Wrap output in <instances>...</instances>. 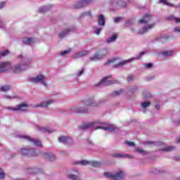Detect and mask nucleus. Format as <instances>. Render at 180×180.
Listing matches in <instances>:
<instances>
[{
    "label": "nucleus",
    "instance_id": "1",
    "mask_svg": "<svg viewBox=\"0 0 180 180\" xmlns=\"http://www.w3.org/2000/svg\"><path fill=\"white\" fill-rule=\"evenodd\" d=\"M79 129H82V130H85L86 129H94V130L102 129L103 130H105V131L110 132L116 131V130H117V127H116L115 125L105 124V122L102 121L83 123L79 126Z\"/></svg>",
    "mask_w": 180,
    "mask_h": 180
},
{
    "label": "nucleus",
    "instance_id": "2",
    "mask_svg": "<svg viewBox=\"0 0 180 180\" xmlns=\"http://www.w3.org/2000/svg\"><path fill=\"white\" fill-rule=\"evenodd\" d=\"M153 19V15L150 14H146L141 20H139V23L141 24V27L139 30V34H144V33H147L148 30H151V29H154L155 24L154 22L150 23V21Z\"/></svg>",
    "mask_w": 180,
    "mask_h": 180
},
{
    "label": "nucleus",
    "instance_id": "3",
    "mask_svg": "<svg viewBox=\"0 0 180 180\" xmlns=\"http://www.w3.org/2000/svg\"><path fill=\"white\" fill-rule=\"evenodd\" d=\"M147 51H143L141 52L140 54L137 55L136 57L130 58L127 60H124L122 61H119L117 58H112L109 59L105 63L106 65H108V64H115V67H122V65H124L125 64H129V63H133V61H136V60H140L142 56H144Z\"/></svg>",
    "mask_w": 180,
    "mask_h": 180
},
{
    "label": "nucleus",
    "instance_id": "4",
    "mask_svg": "<svg viewBox=\"0 0 180 180\" xmlns=\"http://www.w3.org/2000/svg\"><path fill=\"white\" fill-rule=\"evenodd\" d=\"M31 65L32 58H24V61L22 63L11 66L10 70L13 72H14V74H19L22 72V71L27 70V68H29V67H31Z\"/></svg>",
    "mask_w": 180,
    "mask_h": 180
},
{
    "label": "nucleus",
    "instance_id": "5",
    "mask_svg": "<svg viewBox=\"0 0 180 180\" xmlns=\"http://www.w3.org/2000/svg\"><path fill=\"white\" fill-rule=\"evenodd\" d=\"M104 176L112 180H120L124 178V172L122 169H118L115 173L105 172L104 173Z\"/></svg>",
    "mask_w": 180,
    "mask_h": 180
},
{
    "label": "nucleus",
    "instance_id": "6",
    "mask_svg": "<svg viewBox=\"0 0 180 180\" xmlns=\"http://www.w3.org/2000/svg\"><path fill=\"white\" fill-rule=\"evenodd\" d=\"M31 82L34 84H41V85H43V86H45V88H47L48 84H47V77L44 76V75H38L32 78H31Z\"/></svg>",
    "mask_w": 180,
    "mask_h": 180
},
{
    "label": "nucleus",
    "instance_id": "7",
    "mask_svg": "<svg viewBox=\"0 0 180 180\" xmlns=\"http://www.w3.org/2000/svg\"><path fill=\"white\" fill-rule=\"evenodd\" d=\"M22 155H28L30 157H37L40 154V151L34 149H29L27 148H22L20 150Z\"/></svg>",
    "mask_w": 180,
    "mask_h": 180
},
{
    "label": "nucleus",
    "instance_id": "8",
    "mask_svg": "<svg viewBox=\"0 0 180 180\" xmlns=\"http://www.w3.org/2000/svg\"><path fill=\"white\" fill-rule=\"evenodd\" d=\"M20 139H22L25 140V141H29V143H31V144H33L35 147H43L41 141L39 139H33L26 135H20Z\"/></svg>",
    "mask_w": 180,
    "mask_h": 180
},
{
    "label": "nucleus",
    "instance_id": "9",
    "mask_svg": "<svg viewBox=\"0 0 180 180\" xmlns=\"http://www.w3.org/2000/svg\"><path fill=\"white\" fill-rule=\"evenodd\" d=\"M27 108H29V104L22 103L13 108L7 107V109L13 112H27Z\"/></svg>",
    "mask_w": 180,
    "mask_h": 180
},
{
    "label": "nucleus",
    "instance_id": "10",
    "mask_svg": "<svg viewBox=\"0 0 180 180\" xmlns=\"http://www.w3.org/2000/svg\"><path fill=\"white\" fill-rule=\"evenodd\" d=\"M70 112L72 113H88V112H89V109H88V106L84 104V106L78 105L76 107H72L70 108Z\"/></svg>",
    "mask_w": 180,
    "mask_h": 180
},
{
    "label": "nucleus",
    "instance_id": "11",
    "mask_svg": "<svg viewBox=\"0 0 180 180\" xmlns=\"http://www.w3.org/2000/svg\"><path fill=\"white\" fill-rule=\"evenodd\" d=\"M67 177L71 180H82V177L81 176V173H79V170L77 169H73L71 173L67 175Z\"/></svg>",
    "mask_w": 180,
    "mask_h": 180
},
{
    "label": "nucleus",
    "instance_id": "12",
    "mask_svg": "<svg viewBox=\"0 0 180 180\" xmlns=\"http://www.w3.org/2000/svg\"><path fill=\"white\" fill-rule=\"evenodd\" d=\"M77 164H79L80 165H91V167H94V168H98V167H101V162L91 160V161H87V160H81L77 162Z\"/></svg>",
    "mask_w": 180,
    "mask_h": 180
},
{
    "label": "nucleus",
    "instance_id": "13",
    "mask_svg": "<svg viewBox=\"0 0 180 180\" xmlns=\"http://www.w3.org/2000/svg\"><path fill=\"white\" fill-rule=\"evenodd\" d=\"M94 0H79L75 5L76 9H81V8H85L87 5H89Z\"/></svg>",
    "mask_w": 180,
    "mask_h": 180
},
{
    "label": "nucleus",
    "instance_id": "14",
    "mask_svg": "<svg viewBox=\"0 0 180 180\" xmlns=\"http://www.w3.org/2000/svg\"><path fill=\"white\" fill-rule=\"evenodd\" d=\"M112 84H116V81L110 79V76H108L103 78L98 83V85L108 86V85H112Z\"/></svg>",
    "mask_w": 180,
    "mask_h": 180
},
{
    "label": "nucleus",
    "instance_id": "15",
    "mask_svg": "<svg viewBox=\"0 0 180 180\" xmlns=\"http://www.w3.org/2000/svg\"><path fill=\"white\" fill-rule=\"evenodd\" d=\"M83 105L85 106H98V103H96V101H95L94 97H89L88 98L84 99L82 101Z\"/></svg>",
    "mask_w": 180,
    "mask_h": 180
},
{
    "label": "nucleus",
    "instance_id": "16",
    "mask_svg": "<svg viewBox=\"0 0 180 180\" xmlns=\"http://www.w3.org/2000/svg\"><path fill=\"white\" fill-rule=\"evenodd\" d=\"M53 103H56V100L50 98L43 101L40 104L36 105L35 108H47L48 106H50V105H53Z\"/></svg>",
    "mask_w": 180,
    "mask_h": 180
},
{
    "label": "nucleus",
    "instance_id": "17",
    "mask_svg": "<svg viewBox=\"0 0 180 180\" xmlns=\"http://www.w3.org/2000/svg\"><path fill=\"white\" fill-rule=\"evenodd\" d=\"M76 29L77 28L75 27V26H72L70 28H66L65 30L59 33V37H60V39H63L65 37V36H68V34H70L71 32H75Z\"/></svg>",
    "mask_w": 180,
    "mask_h": 180
},
{
    "label": "nucleus",
    "instance_id": "18",
    "mask_svg": "<svg viewBox=\"0 0 180 180\" xmlns=\"http://www.w3.org/2000/svg\"><path fill=\"white\" fill-rule=\"evenodd\" d=\"M11 65L9 62H1L0 63V72H6L11 70Z\"/></svg>",
    "mask_w": 180,
    "mask_h": 180
},
{
    "label": "nucleus",
    "instance_id": "19",
    "mask_svg": "<svg viewBox=\"0 0 180 180\" xmlns=\"http://www.w3.org/2000/svg\"><path fill=\"white\" fill-rule=\"evenodd\" d=\"M106 56V53H103V52H97L94 56L90 58V61H99V60H102Z\"/></svg>",
    "mask_w": 180,
    "mask_h": 180
},
{
    "label": "nucleus",
    "instance_id": "20",
    "mask_svg": "<svg viewBox=\"0 0 180 180\" xmlns=\"http://www.w3.org/2000/svg\"><path fill=\"white\" fill-rule=\"evenodd\" d=\"M36 129L39 130V131H41V133H54V131H56L53 128L41 127L40 125H37Z\"/></svg>",
    "mask_w": 180,
    "mask_h": 180
},
{
    "label": "nucleus",
    "instance_id": "21",
    "mask_svg": "<svg viewBox=\"0 0 180 180\" xmlns=\"http://www.w3.org/2000/svg\"><path fill=\"white\" fill-rule=\"evenodd\" d=\"M42 158H44V160H46L47 161H56V155H54L52 153H47L45 152L44 153H42L41 155Z\"/></svg>",
    "mask_w": 180,
    "mask_h": 180
},
{
    "label": "nucleus",
    "instance_id": "22",
    "mask_svg": "<svg viewBox=\"0 0 180 180\" xmlns=\"http://www.w3.org/2000/svg\"><path fill=\"white\" fill-rule=\"evenodd\" d=\"M58 140L59 143H62L63 144H71L72 143V139L65 136H60Z\"/></svg>",
    "mask_w": 180,
    "mask_h": 180
},
{
    "label": "nucleus",
    "instance_id": "23",
    "mask_svg": "<svg viewBox=\"0 0 180 180\" xmlns=\"http://www.w3.org/2000/svg\"><path fill=\"white\" fill-rule=\"evenodd\" d=\"M160 146L161 147L159 149L162 151H174V150H175V147L167 146L165 143H161Z\"/></svg>",
    "mask_w": 180,
    "mask_h": 180
},
{
    "label": "nucleus",
    "instance_id": "24",
    "mask_svg": "<svg viewBox=\"0 0 180 180\" xmlns=\"http://www.w3.org/2000/svg\"><path fill=\"white\" fill-rule=\"evenodd\" d=\"M150 105H151V103L150 101H143L141 103V107L142 108L141 112L143 113H146L147 112V108H149Z\"/></svg>",
    "mask_w": 180,
    "mask_h": 180
},
{
    "label": "nucleus",
    "instance_id": "25",
    "mask_svg": "<svg viewBox=\"0 0 180 180\" xmlns=\"http://www.w3.org/2000/svg\"><path fill=\"white\" fill-rule=\"evenodd\" d=\"M53 8V6L51 5H48L45 6L40 7L38 9V12L39 13H45V12H49V11H51V9Z\"/></svg>",
    "mask_w": 180,
    "mask_h": 180
},
{
    "label": "nucleus",
    "instance_id": "26",
    "mask_svg": "<svg viewBox=\"0 0 180 180\" xmlns=\"http://www.w3.org/2000/svg\"><path fill=\"white\" fill-rule=\"evenodd\" d=\"M117 39V34H114L105 40V43H107V44H110L111 43H115V41H116Z\"/></svg>",
    "mask_w": 180,
    "mask_h": 180
},
{
    "label": "nucleus",
    "instance_id": "27",
    "mask_svg": "<svg viewBox=\"0 0 180 180\" xmlns=\"http://www.w3.org/2000/svg\"><path fill=\"white\" fill-rule=\"evenodd\" d=\"M89 52L88 51H81L77 53L73 56V58H80V57H84V56H86Z\"/></svg>",
    "mask_w": 180,
    "mask_h": 180
},
{
    "label": "nucleus",
    "instance_id": "28",
    "mask_svg": "<svg viewBox=\"0 0 180 180\" xmlns=\"http://www.w3.org/2000/svg\"><path fill=\"white\" fill-rule=\"evenodd\" d=\"M22 43L24 44H33V43H36V40L34 38H25L22 39Z\"/></svg>",
    "mask_w": 180,
    "mask_h": 180
},
{
    "label": "nucleus",
    "instance_id": "29",
    "mask_svg": "<svg viewBox=\"0 0 180 180\" xmlns=\"http://www.w3.org/2000/svg\"><path fill=\"white\" fill-rule=\"evenodd\" d=\"M98 26H101L103 27L105 26V16L103 15H101L98 18Z\"/></svg>",
    "mask_w": 180,
    "mask_h": 180
},
{
    "label": "nucleus",
    "instance_id": "30",
    "mask_svg": "<svg viewBox=\"0 0 180 180\" xmlns=\"http://www.w3.org/2000/svg\"><path fill=\"white\" fill-rule=\"evenodd\" d=\"M174 54H175V51L174 50L166 51L162 53V56H163L164 57H171Z\"/></svg>",
    "mask_w": 180,
    "mask_h": 180
},
{
    "label": "nucleus",
    "instance_id": "31",
    "mask_svg": "<svg viewBox=\"0 0 180 180\" xmlns=\"http://www.w3.org/2000/svg\"><path fill=\"white\" fill-rule=\"evenodd\" d=\"M111 157H114L115 158H127L129 155L123 153H112Z\"/></svg>",
    "mask_w": 180,
    "mask_h": 180
},
{
    "label": "nucleus",
    "instance_id": "32",
    "mask_svg": "<svg viewBox=\"0 0 180 180\" xmlns=\"http://www.w3.org/2000/svg\"><path fill=\"white\" fill-rule=\"evenodd\" d=\"M129 92H131V94H136L137 91H139V86H130L128 89Z\"/></svg>",
    "mask_w": 180,
    "mask_h": 180
},
{
    "label": "nucleus",
    "instance_id": "33",
    "mask_svg": "<svg viewBox=\"0 0 180 180\" xmlns=\"http://www.w3.org/2000/svg\"><path fill=\"white\" fill-rule=\"evenodd\" d=\"M0 91L1 92H8V91H11L10 85H3L0 87Z\"/></svg>",
    "mask_w": 180,
    "mask_h": 180
},
{
    "label": "nucleus",
    "instance_id": "34",
    "mask_svg": "<svg viewBox=\"0 0 180 180\" xmlns=\"http://www.w3.org/2000/svg\"><path fill=\"white\" fill-rule=\"evenodd\" d=\"M142 96H143V99H147L148 98H150L151 95L150 94V92H148V91L143 90L142 91Z\"/></svg>",
    "mask_w": 180,
    "mask_h": 180
},
{
    "label": "nucleus",
    "instance_id": "35",
    "mask_svg": "<svg viewBox=\"0 0 180 180\" xmlns=\"http://www.w3.org/2000/svg\"><path fill=\"white\" fill-rule=\"evenodd\" d=\"M135 151H136V153H139V154H141V155H146L148 154V153H147L146 150H143V149H141V148H136L135 149Z\"/></svg>",
    "mask_w": 180,
    "mask_h": 180
},
{
    "label": "nucleus",
    "instance_id": "36",
    "mask_svg": "<svg viewBox=\"0 0 180 180\" xmlns=\"http://www.w3.org/2000/svg\"><path fill=\"white\" fill-rule=\"evenodd\" d=\"M159 4H162L163 5H167V6H174V5H172V4L169 3L168 1H167V0H159Z\"/></svg>",
    "mask_w": 180,
    "mask_h": 180
},
{
    "label": "nucleus",
    "instance_id": "37",
    "mask_svg": "<svg viewBox=\"0 0 180 180\" xmlns=\"http://www.w3.org/2000/svg\"><path fill=\"white\" fill-rule=\"evenodd\" d=\"M168 20H175L176 23H180V19L174 17V15H169L167 18Z\"/></svg>",
    "mask_w": 180,
    "mask_h": 180
},
{
    "label": "nucleus",
    "instance_id": "38",
    "mask_svg": "<svg viewBox=\"0 0 180 180\" xmlns=\"http://www.w3.org/2000/svg\"><path fill=\"white\" fill-rule=\"evenodd\" d=\"M71 53V49L63 51L60 53L59 56H61L62 57H64V56H67Z\"/></svg>",
    "mask_w": 180,
    "mask_h": 180
},
{
    "label": "nucleus",
    "instance_id": "39",
    "mask_svg": "<svg viewBox=\"0 0 180 180\" xmlns=\"http://www.w3.org/2000/svg\"><path fill=\"white\" fill-rule=\"evenodd\" d=\"M101 32H102V27H96L94 28V33L97 34V36H99Z\"/></svg>",
    "mask_w": 180,
    "mask_h": 180
},
{
    "label": "nucleus",
    "instance_id": "40",
    "mask_svg": "<svg viewBox=\"0 0 180 180\" xmlns=\"http://www.w3.org/2000/svg\"><path fill=\"white\" fill-rule=\"evenodd\" d=\"M0 179H5V172H4V169L2 168H0Z\"/></svg>",
    "mask_w": 180,
    "mask_h": 180
},
{
    "label": "nucleus",
    "instance_id": "41",
    "mask_svg": "<svg viewBox=\"0 0 180 180\" xmlns=\"http://www.w3.org/2000/svg\"><path fill=\"white\" fill-rule=\"evenodd\" d=\"M84 16H91V11H88L82 13L81 17L84 18Z\"/></svg>",
    "mask_w": 180,
    "mask_h": 180
},
{
    "label": "nucleus",
    "instance_id": "42",
    "mask_svg": "<svg viewBox=\"0 0 180 180\" xmlns=\"http://www.w3.org/2000/svg\"><path fill=\"white\" fill-rule=\"evenodd\" d=\"M130 25H133V20H127L125 24H124V27H129V26H130Z\"/></svg>",
    "mask_w": 180,
    "mask_h": 180
},
{
    "label": "nucleus",
    "instance_id": "43",
    "mask_svg": "<svg viewBox=\"0 0 180 180\" xmlns=\"http://www.w3.org/2000/svg\"><path fill=\"white\" fill-rule=\"evenodd\" d=\"M9 51L8 50H5L3 51L1 53L0 56H1V57H5L6 56H8V54H9Z\"/></svg>",
    "mask_w": 180,
    "mask_h": 180
},
{
    "label": "nucleus",
    "instance_id": "44",
    "mask_svg": "<svg viewBox=\"0 0 180 180\" xmlns=\"http://www.w3.org/2000/svg\"><path fill=\"white\" fill-rule=\"evenodd\" d=\"M84 69H81L80 70H79L78 72L76 74L77 77H81V75L84 74Z\"/></svg>",
    "mask_w": 180,
    "mask_h": 180
},
{
    "label": "nucleus",
    "instance_id": "45",
    "mask_svg": "<svg viewBox=\"0 0 180 180\" xmlns=\"http://www.w3.org/2000/svg\"><path fill=\"white\" fill-rule=\"evenodd\" d=\"M125 144H127L129 147H134L135 146L134 142L125 141Z\"/></svg>",
    "mask_w": 180,
    "mask_h": 180
},
{
    "label": "nucleus",
    "instance_id": "46",
    "mask_svg": "<svg viewBox=\"0 0 180 180\" xmlns=\"http://www.w3.org/2000/svg\"><path fill=\"white\" fill-rule=\"evenodd\" d=\"M123 18L122 17H118V18H114V22L115 23H119V22H120V20H122Z\"/></svg>",
    "mask_w": 180,
    "mask_h": 180
},
{
    "label": "nucleus",
    "instance_id": "47",
    "mask_svg": "<svg viewBox=\"0 0 180 180\" xmlns=\"http://www.w3.org/2000/svg\"><path fill=\"white\" fill-rule=\"evenodd\" d=\"M118 5H120L121 6H126V3L122 0H120L117 2Z\"/></svg>",
    "mask_w": 180,
    "mask_h": 180
},
{
    "label": "nucleus",
    "instance_id": "48",
    "mask_svg": "<svg viewBox=\"0 0 180 180\" xmlns=\"http://www.w3.org/2000/svg\"><path fill=\"white\" fill-rule=\"evenodd\" d=\"M151 172L153 174H159L160 170H158V169H157V168H153V169H152Z\"/></svg>",
    "mask_w": 180,
    "mask_h": 180
},
{
    "label": "nucleus",
    "instance_id": "49",
    "mask_svg": "<svg viewBox=\"0 0 180 180\" xmlns=\"http://www.w3.org/2000/svg\"><path fill=\"white\" fill-rule=\"evenodd\" d=\"M4 98H5V99H15V98H16V96H11L6 95V96H4Z\"/></svg>",
    "mask_w": 180,
    "mask_h": 180
},
{
    "label": "nucleus",
    "instance_id": "50",
    "mask_svg": "<svg viewBox=\"0 0 180 180\" xmlns=\"http://www.w3.org/2000/svg\"><path fill=\"white\" fill-rule=\"evenodd\" d=\"M145 68H151L153 67V63H146L144 65Z\"/></svg>",
    "mask_w": 180,
    "mask_h": 180
},
{
    "label": "nucleus",
    "instance_id": "51",
    "mask_svg": "<svg viewBox=\"0 0 180 180\" xmlns=\"http://www.w3.org/2000/svg\"><path fill=\"white\" fill-rule=\"evenodd\" d=\"M121 92H122V90L116 91H115V92L113 93V96H118V95H120Z\"/></svg>",
    "mask_w": 180,
    "mask_h": 180
},
{
    "label": "nucleus",
    "instance_id": "52",
    "mask_svg": "<svg viewBox=\"0 0 180 180\" xmlns=\"http://www.w3.org/2000/svg\"><path fill=\"white\" fill-rule=\"evenodd\" d=\"M133 79H134V76H129L127 78L128 82H131V81H133Z\"/></svg>",
    "mask_w": 180,
    "mask_h": 180
},
{
    "label": "nucleus",
    "instance_id": "53",
    "mask_svg": "<svg viewBox=\"0 0 180 180\" xmlns=\"http://www.w3.org/2000/svg\"><path fill=\"white\" fill-rule=\"evenodd\" d=\"M4 6H5V2L4 1L0 2V9H2Z\"/></svg>",
    "mask_w": 180,
    "mask_h": 180
},
{
    "label": "nucleus",
    "instance_id": "54",
    "mask_svg": "<svg viewBox=\"0 0 180 180\" xmlns=\"http://www.w3.org/2000/svg\"><path fill=\"white\" fill-rule=\"evenodd\" d=\"M174 32H180V28L179 27H176L174 29Z\"/></svg>",
    "mask_w": 180,
    "mask_h": 180
},
{
    "label": "nucleus",
    "instance_id": "55",
    "mask_svg": "<svg viewBox=\"0 0 180 180\" xmlns=\"http://www.w3.org/2000/svg\"><path fill=\"white\" fill-rule=\"evenodd\" d=\"M155 108L156 109H158V110H160V105H158V104L155 105Z\"/></svg>",
    "mask_w": 180,
    "mask_h": 180
},
{
    "label": "nucleus",
    "instance_id": "56",
    "mask_svg": "<svg viewBox=\"0 0 180 180\" xmlns=\"http://www.w3.org/2000/svg\"><path fill=\"white\" fill-rule=\"evenodd\" d=\"M2 25H4V22L1 20H0V27H2Z\"/></svg>",
    "mask_w": 180,
    "mask_h": 180
},
{
    "label": "nucleus",
    "instance_id": "57",
    "mask_svg": "<svg viewBox=\"0 0 180 180\" xmlns=\"http://www.w3.org/2000/svg\"><path fill=\"white\" fill-rule=\"evenodd\" d=\"M162 39H167V38H166V37H161V38H160V41H162Z\"/></svg>",
    "mask_w": 180,
    "mask_h": 180
},
{
    "label": "nucleus",
    "instance_id": "58",
    "mask_svg": "<svg viewBox=\"0 0 180 180\" xmlns=\"http://www.w3.org/2000/svg\"><path fill=\"white\" fill-rule=\"evenodd\" d=\"M19 58H23V56L20 55V56H19Z\"/></svg>",
    "mask_w": 180,
    "mask_h": 180
},
{
    "label": "nucleus",
    "instance_id": "59",
    "mask_svg": "<svg viewBox=\"0 0 180 180\" xmlns=\"http://www.w3.org/2000/svg\"><path fill=\"white\" fill-rule=\"evenodd\" d=\"M178 143H180V138L178 139Z\"/></svg>",
    "mask_w": 180,
    "mask_h": 180
},
{
    "label": "nucleus",
    "instance_id": "60",
    "mask_svg": "<svg viewBox=\"0 0 180 180\" xmlns=\"http://www.w3.org/2000/svg\"><path fill=\"white\" fill-rule=\"evenodd\" d=\"M90 144H92V142L90 141Z\"/></svg>",
    "mask_w": 180,
    "mask_h": 180
},
{
    "label": "nucleus",
    "instance_id": "61",
    "mask_svg": "<svg viewBox=\"0 0 180 180\" xmlns=\"http://www.w3.org/2000/svg\"><path fill=\"white\" fill-rule=\"evenodd\" d=\"M0 146H2V144L0 143Z\"/></svg>",
    "mask_w": 180,
    "mask_h": 180
}]
</instances>
